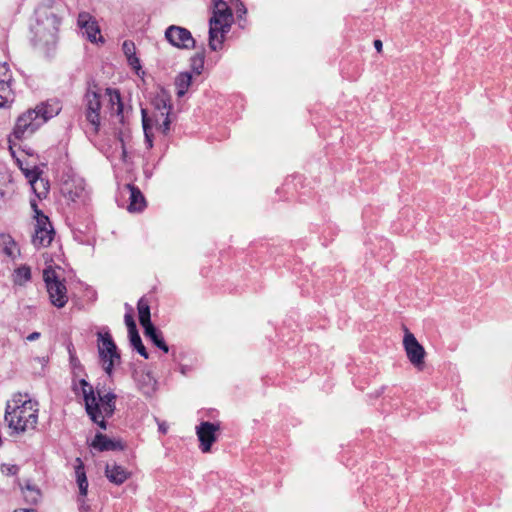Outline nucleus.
Masks as SVG:
<instances>
[{"instance_id": "39448f33", "label": "nucleus", "mask_w": 512, "mask_h": 512, "mask_svg": "<svg viewBox=\"0 0 512 512\" xmlns=\"http://www.w3.org/2000/svg\"><path fill=\"white\" fill-rule=\"evenodd\" d=\"M74 390L76 393H81L85 407L91 420L97 423L102 429H106L105 418L110 417L115 409L116 396L112 393H107L100 397V404L97 401L93 387L85 380L81 379L78 384H75Z\"/></svg>"}, {"instance_id": "4c0bfd02", "label": "nucleus", "mask_w": 512, "mask_h": 512, "mask_svg": "<svg viewBox=\"0 0 512 512\" xmlns=\"http://www.w3.org/2000/svg\"><path fill=\"white\" fill-rule=\"evenodd\" d=\"M374 47L376 48V50L378 52H381L382 51V42H381V40H378V39L375 40L374 41Z\"/></svg>"}, {"instance_id": "e433bc0d", "label": "nucleus", "mask_w": 512, "mask_h": 512, "mask_svg": "<svg viewBox=\"0 0 512 512\" xmlns=\"http://www.w3.org/2000/svg\"><path fill=\"white\" fill-rule=\"evenodd\" d=\"M247 10L243 4L240 5V7L237 8V14L238 16H241L242 14H246Z\"/></svg>"}, {"instance_id": "412c9836", "label": "nucleus", "mask_w": 512, "mask_h": 512, "mask_svg": "<svg viewBox=\"0 0 512 512\" xmlns=\"http://www.w3.org/2000/svg\"><path fill=\"white\" fill-rule=\"evenodd\" d=\"M122 50L127 58L129 65L136 71L141 68L140 61L136 56V47L132 41L126 40L123 42Z\"/></svg>"}, {"instance_id": "423d86ee", "label": "nucleus", "mask_w": 512, "mask_h": 512, "mask_svg": "<svg viewBox=\"0 0 512 512\" xmlns=\"http://www.w3.org/2000/svg\"><path fill=\"white\" fill-rule=\"evenodd\" d=\"M172 105L170 99L167 96H160L155 101V111L152 116H148L145 109L141 110L142 113V124L145 135V145L147 149L153 147V126L158 131L166 135L170 130Z\"/></svg>"}, {"instance_id": "2eb2a0df", "label": "nucleus", "mask_w": 512, "mask_h": 512, "mask_svg": "<svg viewBox=\"0 0 512 512\" xmlns=\"http://www.w3.org/2000/svg\"><path fill=\"white\" fill-rule=\"evenodd\" d=\"M219 430V423H211L208 421L201 422L196 427V434L200 442L199 448L203 453L211 451L213 443L217 440Z\"/></svg>"}, {"instance_id": "6e6552de", "label": "nucleus", "mask_w": 512, "mask_h": 512, "mask_svg": "<svg viewBox=\"0 0 512 512\" xmlns=\"http://www.w3.org/2000/svg\"><path fill=\"white\" fill-rule=\"evenodd\" d=\"M31 208L35 213V229L32 237L33 245L39 249L48 247L55 236V231L49 220V218L38 209V205L35 200L30 201Z\"/></svg>"}, {"instance_id": "f704fd0d", "label": "nucleus", "mask_w": 512, "mask_h": 512, "mask_svg": "<svg viewBox=\"0 0 512 512\" xmlns=\"http://www.w3.org/2000/svg\"><path fill=\"white\" fill-rule=\"evenodd\" d=\"M40 337V333L39 332H33L31 334H29L26 339L28 341H34V340H37L38 338Z\"/></svg>"}, {"instance_id": "c756f323", "label": "nucleus", "mask_w": 512, "mask_h": 512, "mask_svg": "<svg viewBox=\"0 0 512 512\" xmlns=\"http://www.w3.org/2000/svg\"><path fill=\"white\" fill-rule=\"evenodd\" d=\"M125 324L128 328L129 335L131 333L137 332L136 323L134 321L133 315L131 313H126L124 316Z\"/></svg>"}, {"instance_id": "ddd939ff", "label": "nucleus", "mask_w": 512, "mask_h": 512, "mask_svg": "<svg viewBox=\"0 0 512 512\" xmlns=\"http://www.w3.org/2000/svg\"><path fill=\"white\" fill-rule=\"evenodd\" d=\"M13 76L7 63H0V108L10 106L15 98Z\"/></svg>"}, {"instance_id": "c9c22d12", "label": "nucleus", "mask_w": 512, "mask_h": 512, "mask_svg": "<svg viewBox=\"0 0 512 512\" xmlns=\"http://www.w3.org/2000/svg\"><path fill=\"white\" fill-rule=\"evenodd\" d=\"M197 61L199 62V65H198V67L196 68V73H197L198 75H200V74H201V71H202V69H203V58L201 57V58L197 59Z\"/></svg>"}, {"instance_id": "b1692460", "label": "nucleus", "mask_w": 512, "mask_h": 512, "mask_svg": "<svg viewBox=\"0 0 512 512\" xmlns=\"http://www.w3.org/2000/svg\"><path fill=\"white\" fill-rule=\"evenodd\" d=\"M91 445L94 449L99 451H110L116 449V443L101 433L96 434Z\"/></svg>"}, {"instance_id": "7ed1b4c3", "label": "nucleus", "mask_w": 512, "mask_h": 512, "mask_svg": "<svg viewBox=\"0 0 512 512\" xmlns=\"http://www.w3.org/2000/svg\"><path fill=\"white\" fill-rule=\"evenodd\" d=\"M38 402L20 393L7 402L4 420L17 433L34 430L38 423Z\"/></svg>"}, {"instance_id": "f3484780", "label": "nucleus", "mask_w": 512, "mask_h": 512, "mask_svg": "<svg viewBox=\"0 0 512 512\" xmlns=\"http://www.w3.org/2000/svg\"><path fill=\"white\" fill-rule=\"evenodd\" d=\"M105 475L110 482L121 485L130 478L131 473L125 467L113 463L106 465Z\"/></svg>"}, {"instance_id": "20e7f679", "label": "nucleus", "mask_w": 512, "mask_h": 512, "mask_svg": "<svg viewBox=\"0 0 512 512\" xmlns=\"http://www.w3.org/2000/svg\"><path fill=\"white\" fill-rule=\"evenodd\" d=\"M60 110L61 106L57 101L41 103L34 109H28L17 118L12 136L22 140L32 135L46 121L58 115Z\"/></svg>"}, {"instance_id": "473e14b6", "label": "nucleus", "mask_w": 512, "mask_h": 512, "mask_svg": "<svg viewBox=\"0 0 512 512\" xmlns=\"http://www.w3.org/2000/svg\"><path fill=\"white\" fill-rule=\"evenodd\" d=\"M158 428H159V431L162 433V434H166L167 431H168V426L165 422H159L158 423Z\"/></svg>"}, {"instance_id": "c85d7f7f", "label": "nucleus", "mask_w": 512, "mask_h": 512, "mask_svg": "<svg viewBox=\"0 0 512 512\" xmlns=\"http://www.w3.org/2000/svg\"><path fill=\"white\" fill-rule=\"evenodd\" d=\"M114 143H115V149L116 150L119 149V157H120V159L125 161L127 154H126V150H125V145H124L123 139L120 138V137H115Z\"/></svg>"}, {"instance_id": "1a4fd4ad", "label": "nucleus", "mask_w": 512, "mask_h": 512, "mask_svg": "<svg viewBox=\"0 0 512 512\" xmlns=\"http://www.w3.org/2000/svg\"><path fill=\"white\" fill-rule=\"evenodd\" d=\"M43 278L52 305L57 308H63L68 302L65 280H61L52 269H45Z\"/></svg>"}, {"instance_id": "6ab92c4d", "label": "nucleus", "mask_w": 512, "mask_h": 512, "mask_svg": "<svg viewBox=\"0 0 512 512\" xmlns=\"http://www.w3.org/2000/svg\"><path fill=\"white\" fill-rule=\"evenodd\" d=\"M127 188L130 192L128 210L130 212L142 211L146 206V201L142 192L134 185H128Z\"/></svg>"}, {"instance_id": "bb28decb", "label": "nucleus", "mask_w": 512, "mask_h": 512, "mask_svg": "<svg viewBox=\"0 0 512 512\" xmlns=\"http://www.w3.org/2000/svg\"><path fill=\"white\" fill-rule=\"evenodd\" d=\"M144 329V335L149 338L154 345L159 344L163 340L162 333L154 327V325L146 326Z\"/></svg>"}, {"instance_id": "a19ab883", "label": "nucleus", "mask_w": 512, "mask_h": 512, "mask_svg": "<svg viewBox=\"0 0 512 512\" xmlns=\"http://www.w3.org/2000/svg\"><path fill=\"white\" fill-rule=\"evenodd\" d=\"M37 189H38V191H41V190H42V186H41V184H38V185H37Z\"/></svg>"}, {"instance_id": "7c9ffc66", "label": "nucleus", "mask_w": 512, "mask_h": 512, "mask_svg": "<svg viewBox=\"0 0 512 512\" xmlns=\"http://www.w3.org/2000/svg\"><path fill=\"white\" fill-rule=\"evenodd\" d=\"M19 471V467L14 464H2L1 472L7 476L16 475Z\"/></svg>"}, {"instance_id": "cd10ccee", "label": "nucleus", "mask_w": 512, "mask_h": 512, "mask_svg": "<svg viewBox=\"0 0 512 512\" xmlns=\"http://www.w3.org/2000/svg\"><path fill=\"white\" fill-rule=\"evenodd\" d=\"M74 469L77 482L88 481L85 473L84 463L80 458H76Z\"/></svg>"}, {"instance_id": "5701e85b", "label": "nucleus", "mask_w": 512, "mask_h": 512, "mask_svg": "<svg viewBox=\"0 0 512 512\" xmlns=\"http://www.w3.org/2000/svg\"><path fill=\"white\" fill-rule=\"evenodd\" d=\"M139 322L143 328L146 326L153 325L150 319V306L147 299L144 297L140 298L137 304Z\"/></svg>"}, {"instance_id": "0eeeda50", "label": "nucleus", "mask_w": 512, "mask_h": 512, "mask_svg": "<svg viewBox=\"0 0 512 512\" xmlns=\"http://www.w3.org/2000/svg\"><path fill=\"white\" fill-rule=\"evenodd\" d=\"M212 16L209 21V47L213 51L222 48L225 35L232 23V11L224 0H212Z\"/></svg>"}, {"instance_id": "f8f14e48", "label": "nucleus", "mask_w": 512, "mask_h": 512, "mask_svg": "<svg viewBox=\"0 0 512 512\" xmlns=\"http://www.w3.org/2000/svg\"><path fill=\"white\" fill-rule=\"evenodd\" d=\"M77 25L91 43L104 44L105 40L101 35L100 26L94 16L89 12H80L77 18Z\"/></svg>"}, {"instance_id": "aec40b11", "label": "nucleus", "mask_w": 512, "mask_h": 512, "mask_svg": "<svg viewBox=\"0 0 512 512\" xmlns=\"http://www.w3.org/2000/svg\"><path fill=\"white\" fill-rule=\"evenodd\" d=\"M0 246L2 252L11 259H15L19 254L18 245L10 235L0 236Z\"/></svg>"}, {"instance_id": "a878e982", "label": "nucleus", "mask_w": 512, "mask_h": 512, "mask_svg": "<svg viewBox=\"0 0 512 512\" xmlns=\"http://www.w3.org/2000/svg\"><path fill=\"white\" fill-rule=\"evenodd\" d=\"M131 345L137 350V352L142 355L145 359L148 358V353L146 351L145 346L143 345L140 335L137 332L131 333L129 335Z\"/></svg>"}, {"instance_id": "a211bd4d", "label": "nucleus", "mask_w": 512, "mask_h": 512, "mask_svg": "<svg viewBox=\"0 0 512 512\" xmlns=\"http://www.w3.org/2000/svg\"><path fill=\"white\" fill-rule=\"evenodd\" d=\"M135 380L137 382L139 390L144 395H151L156 389V380L150 373L136 372Z\"/></svg>"}, {"instance_id": "4468645a", "label": "nucleus", "mask_w": 512, "mask_h": 512, "mask_svg": "<svg viewBox=\"0 0 512 512\" xmlns=\"http://www.w3.org/2000/svg\"><path fill=\"white\" fill-rule=\"evenodd\" d=\"M165 38L172 46L179 49H193L195 47V39L191 32L184 27L169 26L165 31Z\"/></svg>"}, {"instance_id": "f257e3e1", "label": "nucleus", "mask_w": 512, "mask_h": 512, "mask_svg": "<svg viewBox=\"0 0 512 512\" xmlns=\"http://www.w3.org/2000/svg\"><path fill=\"white\" fill-rule=\"evenodd\" d=\"M123 122L125 118L124 104L119 90L101 88L97 84H89L83 98V115L85 117V133L96 136L101 126V110Z\"/></svg>"}, {"instance_id": "9d476101", "label": "nucleus", "mask_w": 512, "mask_h": 512, "mask_svg": "<svg viewBox=\"0 0 512 512\" xmlns=\"http://www.w3.org/2000/svg\"><path fill=\"white\" fill-rule=\"evenodd\" d=\"M98 350L102 363V367L108 375L112 374V370L116 364L120 362V354L112 339V336L106 332L98 334Z\"/></svg>"}, {"instance_id": "dca6fc26", "label": "nucleus", "mask_w": 512, "mask_h": 512, "mask_svg": "<svg viewBox=\"0 0 512 512\" xmlns=\"http://www.w3.org/2000/svg\"><path fill=\"white\" fill-rule=\"evenodd\" d=\"M22 172L31 185L32 190L37 198H45L48 193V183L40 178V172L37 168L29 169L21 167Z\"/></svg>"}, {"instance_id": "ea45409f", "label": "nucleus", "mask_w": 512, "mask_h": 512, "mask_svg": "<svg viewBox=\"0 0 512 512\" xmlns=\"http://www.w3.org/2000/svg\"><path fill=\"white\" fill-rule=\"evenodd\" d=\"M27 489L36 492L37 495L39 494L38 491L32 489L29 485H27Z\"/></svg>"}, {"instance_id": "58836bf2", "label": "nucleus", "mask_w": 512, "mask_h": 512, "mask_svg": "<svg viewBox=\"0 0 512 512\" xmlns=\"http://www.w3.org/2000/svg\"><path fill=\"white\" fill-rule=\"evenodd\" d=\"M196 62H198L197 59L196 58L193 59V67H194L195 70L198 67V63H196Z\"/></svg>"}, {"instance_id": "9b49d317", "label": "nucleus", "mask_w": 512, "mask_h": 512, "mask_svg": "<svg viewBox=\"0 0 512 512\" xmlns=\"http://www.w3.org/2000/svg\"><path fill=\"white\" fill-rule=\"evenodd\" d=\"M403 347L410 363L418 370H423L426 352L416 337L407 329H404Z\"/></svg>"}, {"instance_id": "2f4dec72", "label": "nucleus", "mask_w": 512, "mask_h": 512, "mask_svg": "<svg viewBox=\"0 0 512 512\" xmlns=\"http://www.w3.org/2000/svg\"><path fill=\"white\" fill-rule=\"evenodd\" d=\"M78 484V488H79V492H80V496L82 498H84L86 495H87V490H88V481H84V482H77Z\"/></svg>"}, {"instance_id": "72a5a7b5", "label": "nucleus", "mask_w": 512, "mask_h": 512, "mask_svg": "<svg viewBox=\"0 0 512 512\" xmlns=\"http://www.w3.org/2000/svg\"><path fill=\"white\" fill-rule=\"evenodd\" d=\"M156 346L165 353H167L169 351V348H168L167 344L165 343L164 339L161 342H159V344H157Z\"/></svg>"}, {"instance_id": "f03ea898", "label": "nucleus", "mask_w": 512, "mask_h": 512, "mask_svg": "<svg viewBox=\"0 0 512 512\" xmlns=\"http://www.w3.org/2000/svg\"><path fill=\"white\" fill-rule=\"evenodd\" d=\"M66 5L61 0H45L36 9V24L33 28L35 40L45 46L57 41L59 27Z\"/></svg>"}, {"instance_id": "393cba45", "label": "nucleus", "mask_w": 512, "mask_h": 512, "mask_svg": "<svg viewBox=\"0 0 512 512\" xmlns=\"http://www.w3.org/2000/svg\"><path fill=\"white\" fill-rule=\"evenodd\" d=\"M31 279V269L27 265H22L15 269L13 280L15 284L23 285Z\"/></svg>"}, {"instance_id": "4be33fe9", "label": "nucleus", "mask_w": 512, "mask_h": 512, "mask_svg": "<svg viewBox=\"0 0 512 512\" xmlns=\"http://www.w3.org/2000/svg\"><path fill=\"white\" fill-rule=\"evenodd\" d=\"M192 85V75L189 72L180 73L175 79L176 94L183 97Z\"/></svg>"}]
</instances>
